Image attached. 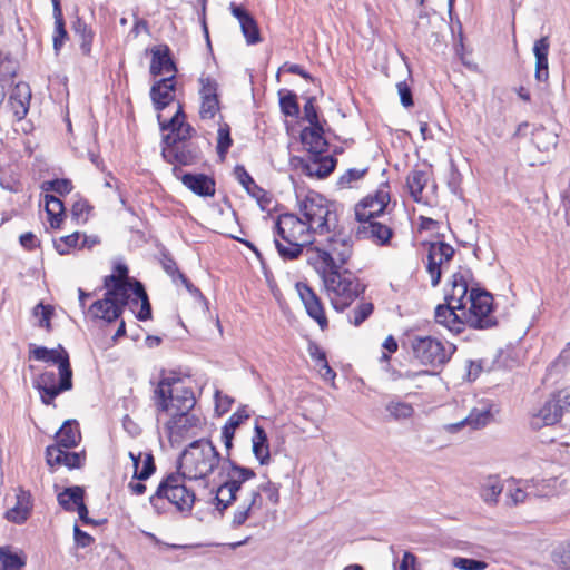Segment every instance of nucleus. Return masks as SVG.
<instances>
[{
  "instance_id": "f257e3e1",
  "label": "nucleus",
  "mask_w": 570,
  "mask_h": 570,
  "mask_svg": "<svg viewBox=\"0 0 570 570\" xmlns=\"http://www.w3.org/2000/svg\"><path fill=\"white\" fill-rule=\"evenodd\" d=\"M151 400L158 415L166 413L171 416L166 423V431L173 445L196 434L200 420L190 413L196 399L193 390L180 377H163L154 389Z\"/></svg>"
},
{
  "instance_id": "f03ea898",
  "label": "nucleus",
  "mask_w": 570,
  "mask_h": 570,
  "mask_svg": "<svg viewBox=\"0 0 570 570\" xmlns=\"http://www.w3.org/2000/svg\"><path fill=\"white\" fill-rule=\"evenodd\" d=\"M328 264L315 269L322 279L325 295L332 307L343 312L365 292V285L350 269L327 267Z\"/></svg>"
},
{
  "instance_id": "7ed1b4c3",
  "label": "nucleus",
  "mask_w": 570,
  "mask_h": 570,
  "mask_svg": "<svg viewBox=\"0 0 570 570\" xmlns=\"http://www.w3.org/2000/svg\"><path fill=\"white\" fill-rule=\"evenodd\" d=\"M117 275H109L105 278L107 292L102 299L96 301L90 306V313L94 317L104 320L108 323L116 321L122 313V308L130 301L134 282L128 278V268L126 265L116 266Z\"/></svg>"
},
{
  "instance_id": "20e7f679",
  "label": "nucleus",
  "mask_w": 570,
  "mask_h": 570,
  "mask_svg": "<svg viewBox=\"0 0 570 570\" xmlns=\"http://www.w3.org/2000/svg\"><path fill=\"white\" fill-rule=\"evenodd\" d=\"M275 246L284 259H296L303 248L312 244V232L303 219L295 214L286 213L278 216L275 224Z\"/></svg>"
},
{
  "instance_id": "39448f33",
  "label": "nucleus",
  "mask_w": 570,
  "mask_h": 570,
  "mask_svg": "<svg viewBox=\"0 0 570 570\" xmlns=\"http://www.w3.org/2000/svg\"><path fill=\"white\" fill-rule=\"evenodd\" d=\"M220 459L219 452L209 440L199 439L181 453L179 470L190 480L205 479L218 466Z\"/></svg>"
},
{
  "instance_id": "423d86ee",
  "label": "nucleus",
  "mask_w": 570,
  "mask_h": 570,
  "mask_svg": "<svg viewBox=\"0 0 570 570\" xmlns=\"http://www.w3.org/2000/svg\"><path fill=\"white\" fill-rule=\"evenodd\" d=\"M298 213L312 233L325 234L336 229V205L316 191H308L298 199Z\"/></svg>"
},
{
  "instance_id": "0eeeda50",
  "label": "nucleus",
  "mask_w": 570,
  "mask_h": 570,
  "mask_svg": "<svg viewBox=\"0 0 570 570\" xmlns=\"http://www.w3.org/2000/svg\"><path fill=\"white\" fill-rule=\"evenodd\" d=\"M306 255L314 269L325 264L332 268L344 267L353 255V242L348 235L334 230L324 245L308 247Z\"/></svg>"
},
{
  "instance_id": "6e6552de",
  "label": "nucleus",
  "mask_w": 570,
  "mask_h": 570,
  "mask_svg": "<svg viewBox=\"0 0 570 570\" xmlns=\"http://www.w3.org/2000/svg\"><path fill=\"white\" fill-rule=\"evenodd\" d=\"M185 478L181 473H173L164 479L149 499L151 505L158 509V502L167 499L179 511H190L195 502V494L184 484Z\"/></svg>"
},
{
  "instance_id": "1a4fd4ad",
  "label": "nucleus",
  "mask_w": 570,
  "mask_h": 570,
  "mask_svg": "<svg viewBox=\"0 0 570 570\" xmlns=\"http://www.w3.org/2000/svg\"><path fill=\"white\" fill-rule=\"evenodd\" d=\"M58 370V383L53 371H46L33 380V386L39 391L40 399L46 405H53L55 399L60 393L72 389V370L70 363L65 361Z\"/></svg>"
},
{
  "instance_id": "9d476101",
  "label": "nucleus",
  "mask_w": 570,
  "mask_h": 570,
  "mask_svg": "<svg viewBox=\"0 0 570 570\" xmlns=\"http://www.w3.org/2000/svg\"><path fill=\"white\" fill-rule=\"evenodd\" d=\"M414 357L423 365L440 366L445 364L454 352L451 344L431 336H414L411 340Z\"/></svg>"
},
{
  "instance_id": "9b49d317",
  "label": "nucleus",
  "mask_w": 570,
  "mask_h": 570,
  "mask_svg": "<svg viewBox=\"0 0 570 570\" xmlns=\"http://www.w3.org/2000/svg\"><path fill=\"white\" fill-rule=\"evenodd\" d=\"M493 298L490 293L472 288L469 293L468 303L469 308L465 306L462 309V315L465 316V322L469 326L474 328H488L495 324L492 312Z\"/></svg>"
},
{
  "instance_id": "f8f14e48",
  "label": "nucleus",
  "mask_w": 570,
  "mask_h": 570,
  "mask_svg": "<svg viewBox=\"0 0 570 570\" xmlns=\"http://www.w3.org/2000/svg\"><path fill=\"white\" fill-rule=\"evenodd\" d=\"M230 468L227 472V479L216 490L215 500L217 508L225 510L232 502L238 500L243 484L255 478V472L245 466L237 465L229 461Z\"/></svg>"
},
{
  "instance_id": "ddd939ff",
  "label": "nucleus",
  "mask_w": 570,
  "mask_h": 570,
  "mask_svg": "<svg viewBox=\"0 0 570 570\" xmlns=\"http://www.w3.org/2000/svg\"><path fill=\"white\" fill-rule=\"evenodd\" d=\"M570 411V387L559 391L549 399L533 415L531 425L541 429L544 425H553L560 421L563 413Z\"/></svg>"
},
{
  "instance_id": "4468645a",
  "label": "nucleus",
  "mask_w": 570,
  "mask_h": 570,
  "mask_svg": "<svg viewBox=\"0 0 570 570\" xmlns=\"http://www.w3.org/2000/svg\"><path fill=\"white\" fill-rule=\"evenodd\" d=\"M160 117L158 115L161 130H169V134L163 138L164 147L190 142V138L196 134V130L185 121L186 115L180 104H178L177 110L169 121H161Z\"/></svg>"
},
{
  "instance_id": "2eb2a0df",
  "label": "nucleus",
  "mask_w": 570,
  "mask_h": 570,
  "mask_svg": "<svg viewBox=\"0 0 570 570\" xmlns=\"http://www.w3.org/2000/svg\"><path fill=\"white\" fill-rule=\"evenodd\" d=\"M238 505L233 513L232 527L239 528L252 518L259 517L265 511L264 499L259 491H242L238 494Z\"/></svg>"
},
{
  "instance_id": "dca6fc26",
  "label": "nucleus",
  "mask_w": 570,
  "mask_h": 570,
  "mask_svg": "<svg viewBox=\"0 0 570 570\" xmlns=\"http://www.w3.org/2000/svg\"><path fill=\"white\" fill-rule=\"evenodd\" d=\"M454 256V248L444 243H431L428 250L426 272L431 278V285L438 286L441 281L443 271L448 267L449 263Z\"/></svg>"
},
{
  "instance_id": "f3484780",
  "label": "nucleus",
  "mask_w": 570,
  "mask_h": 570,
  "mask_svg": "<svg viewBox=\"0 0 570 570\" xmlns=\"http://www.w3.org/2000/svg\"><path fill=\"white\" fill-rule=\"evenodd\" d=\"M199 82V117L202 120L213 119L220 110L218 98V82L209 77L202 75Z\"/></svg>"
},
{
  "instance_id": "a211bd4d",
  "label": "nucleus",
  "mask_w": 570,
  "mask_h": 570,
  "mask_svg": "<svg viewBox=\"0 0 570 570\" xmlns=\"http://www.w3.org/2000/svg\"><path fill=\"white\" fill-rule=\"evenodd\" d=\"M556 480H542L537 485L527 484L524 488L519 482L512 481L505 489V504L508 507H515L520 503L525 502L528 497H548L553 494L551 483Z\"/></svg>"
},
{
  "instance_id": "6ab92c4d",
  "label": "nucleus",
  "mask_w": 570,
  "mask_h": 570,
  "mask_svg": "<svg viewBox=\"0 0 570 570\" xmlns=\"http://www.w3.org/2000/svg\"><path fill=\"white\" fill-rule=\"evenodd\" d=\"M390 194L385 189H380L374 196H367L355 206V218L357 222L376 219L381 216L387 204Z\"/></svg>"
},
{
  "instance_id": "aec40b11",
  "label": "nucleus",
  "mask_w": 570,
  "mask_h": 570,
  "mask_svg": "<svg viewBox=\"0 0 570 570\" xmlns=\"http://www.w3.org/2000/svg\"><path fill=\"white\" fill-rule=\"evenodd\" d=\"M356 237L358 239L371 240L377 246H385L390 243L393 230L385 223L377 219L357 222Z\"/></svg>"
},
{
  "instance_id": "412c9836",
  "label": "nucleus",
  "mask_w": 570,
  "mask_h": 570,
  "mask_svg": "<svg viewBox=\"0 0 570 570\" xmlns=\"http://www.w3.org/2000/svg\"><path fill=\"white\" fill-rule=\"evenodd\" d=\"M199 154L198 147L191 141L163 147L161 150V156L167 163L183 166L195 164L199 159Z\"/></svg>"
},
{
  "instance_id": "4be33fe9",
  "label": "nucleus",
  "mask_w": 570,
  "mask_h": 570,
  "mask_svg": "<svg viewBox=\"0 0 570 570\" xmlns=\"http://www.w3.org/2000/svg\"><path fill=\"white\" fill-rule=\"evenodd\" d=\"M296 287L307 314L317 322L322 330L326 328L328 324L327 318L321 299L317 297L315 292L304 283H297Z\"/></svg>"
},
{
  "instance_id": "5701e85b",
  "label": "nucleus",
  "mask_w": 570,
  "mask_h": 570,
  "mask_svg": "<svg viewBox=\"0 0 570 570\" xmlns=\"http://www.w3.org/2000/svg\"><path fill=\"white\" fill-rule=\"evenodd\" d=\"M175 76L165 77L156 81L150 89L154 108L158 111L168 107L175 100Z\"/></svg>"
},
{
  "instance_id": "b1692460",
  "label": "nucleus",
  "mask_w": 570,
  "mask_h": 570,
  "mask_svg": "<svg viewBox=\"0 0 570 570\" xmlns=\"http://www.w3.org/2000/svg\"><path fill=\"white\" fill-rule=\"evenodd\" d=\"M31 89L27 82H18L8 99V107L17 120L26 117L29 110Z\"/></svg>"
},
{
  "instance_id": "393cba45",
  "label": "nucleus",
  "mask_w": 570,
  "mask_h": 570,
  "mask_svg": "<svg viewBox=\"0 0 570 570\" xmlns=\"http://www.w3.org/2000/svg\"><path fill=\"white\" fill-rule=\"evenodd\" d=\"M435 322L446 327L450 332L461 333L464 328L465 316L455 306L445 302L435 308Z\"/></svg>"
},
{
  "instance_id": "a878e982",
  "label": "nucleus",
  "mask_w": 570,
  "mask_h": 570,
  "mask_svg": "<svg viewBox=\"0 0 570 570\" xmlns=\"http://www.w3.org/2000/svg\"><path fill=\"white\" fill-rule=\"evenodd\" d=\"M336 159L330 155L311 154V157L303 164V170L307 176L325 178L335 168Z\"/></svg>"
},
{
  "instance_id": "bb28decb",
  "label": "nucleus",
  "mask_w": 570,
  "mask_h": 570,
  "mask_svg": "<svg viewBox=\"0 0 570 570\" xmlns=\"http://www.w3.org/2000/svg\"><path fill=\"white\" fill-rule=\"evenodd\" d=\"M450 286V289L445 293V302L462 312L465 305H468V282L461 273H454L451 277Z\"/></svg>"
},
{
  "instance_id": "cd10ccee",
  "label": "nucleus",
  "mask_w": 570,
  "mask_h": 570,
  "mask_svg": "<svg viewBox=\"0 0 570 570\" xmlns=\"http://www.w3.org/2000/svg\"><path fill=\"white\" fill-rule=\"evenodd\" d=\"M232 14L238 20L242 32L248 45L261 42V35L255 19L243 8L230 3Z\"/></svg>"
},
{
  "instance_id": "c85d7f7f",
  "label": "nucleus",
  "mask_w": 570,
  "mask_h": 570,
  "mask_svg": "<svg viewBox=\"0 0 570 570\" xmlns=\"http://www.w3.org/2000/svg\"><path fill=\"white\" fill-rule=\"evenodd\" d=\"M32 509L31 494L19 488L16 494V504L6 512V519L14 523H23Z\"/></svg>"
},
{
  "instance_id": "c756f323",
  "label": "nucleus",
  "mask_w": 570,
  "mask_h": 570,
  "mask_svg": "<svg viewBox=\"0 0 570 570\" xmlns=\"http://www.w3.org/2000/svg\"><path fill=\"white\" fill-rule=\"evenodd\" d=\"M153 58L150 63V73L153 76L159 75H174L176 72V66L169 55V48L167 46H158L151 50Z\"/></svg>"
},
{
  "instance_id": "7c9ffc66",
  "label": "nucleus",
  "mask_w": 570,
  "mask_h": 570,
  "mask_svg": "<svg viewBox=\"0 0 570 570\" xmlns=\"http://www.w3.org/2000/svg\"><path fill=\"white\" fill-rule=\"evenodd\" d=\"M549 39L548 37H542L534 42L533 53L535 57V72L534 77L538 81H547L549 79V63H548V55H549Z\"/></svg>"
},
{
  "instance_id": "2f4dec72",
  "label": "nucleus",
  "mask_w": 570,
  "mask_h": 570,
  "mask_svg": "<svg viewBox=\"0 0 570 570\" xmlns=\"http://www.w3.org/2000/svg\"><path fill=\"white\" fill-rule=\"evenodd\" d=\"M431 173L426 169H412L406 177V186L414 202L421 203L424 198L423 190L430 181Z\"/></svg>"
},
{
  "instance_id": "473e14b6",
  "label": "nucleus",
  "mask_w": 570,
  "mask_h": 570,
  "mask_svg": "<svg viewBox=\"0 0 570 570\" xmlns=\"http://www.w3.org/2000/svg\"><path fill=\"white\" fill-rule=\"evenodd\" d=\"M301 141L311 154H322L326 141L323 137V128L320 124H313L301 132Z\"/></svg>"
},
{
  "instance_id": "72a5a7b5",
  "label": "nucleus",
  "mask_w": 570,
  "mask_h": 570,
  "mask_svg": "<svg viewBox=\"0 0 570 570\" xmlns=\"http://www.w3.org/2000/svg\"><path fill=\"white\" fill-rule=\"evenodd\" d=\"M183 184L199 196H213L215 194V183L204 174H185L181 177Z\"/></svg>"
},
{
  "instance_id": "f704fd0d",
  "label": "nucleus",
  "mask_w": 570,
  "mask_h": 570,
  "mask_svg": "<svg viewBox=\"0 0 570 570\" xmlns=\"http://www.w3.org/2000/svg\"><path fill=\"white\" fill-rule=\"evenodd\" d=\"M386 417L390 421L402 422L413 417L414 407L411 403L397 397L391 399L384 405Z\"/></svg>"
},
{
  "instance_id": "c9c22d12",
  "label": "nucleus",
  "mask_w": 570,
  "mask_h": 570,
  "mask_svg": "<svg viewBox=\"0 0 570 570\" xmlns=\"http://www.w3.org/2000/svg\"><path fill=\"white\" fill-rule=\"evenodd\" d=\"M253 454L258 462L264 465L269 461V445L265 430L259 425L255 424L254 435L252 438Z\"/></svg>"
},
{
  "instance_id": "e433bc0d",
  "label": "nucleus",
  "mask_w": 570,
  "mask_h": 570,
  "mask_svg": "<svg viewBox=\"0 0 570 570\" xmlns=\"http://www.w3.org/2000/svg\"><path fill=\"white\" fill-rule=\"evenodd\" d=\"M81 435L76 421H66L56 434L57 444L63 449H71L78 445Z\"/></svg>"
},
{
  "instance_id": "4c0bfd02",
  "label": "nucleus",
  "mask_w": 570,
  "mask_h": 570,
  "mask_svg": "<svg viewBox=\"0 0 570 570\" xmlns=\"http://www.w3.org/2000/svg\"><path fill=\"white\" fill-rule=\"evenodd\" d=\"M31 356L41 362L57 364L60 368L61 364L69 362V355L61 346L58 348H47L45 346H37L31 351Z\"/></svg>"
},
{
  "instance_id": "58836bf2",
  "label": "nucleus",
  "mask_w": 570,
  "mask_h": 570,
  "mask_svg": "<svg viewBox=\"0 0 570 570\" xmlns=\"http://www.w3.org/2000/svg\"><path fill=\"white\" fill-rule=\"evenodd\" d=\"M26 562L22 551H14L11 546L0 547V570H22Z\"/></svg>"
},
{
  "instance_id": "ea45409f",
  "label": "nucleus",
  "mask_w": 570,
  "mask_h": 570,
  "mask_svg": "<svg viewBox=\"0 0 570 570\" xmlns=\"http://www.w3.org/2000/svg\"><path fill=\"white\" fill-rule=\"evenodd\" d=\"M504 487L498 476H488L480 485V497L488 505H495Z\"/></svg>"
},
{
  "instance_id": "a19ab883",
  "label": "nucleus",
  "mask_w": 570,
  "mask_h": 570,
  "mask_svg": "<svg viewBox=\"0 0 570 570\" xmlns=\"http://www.w3.org/2000/svg\"><path fill=\"white\" fill-rule=\"evenodd\" d=\"M17 75V63L9 56L0 52V106L6 97V88Z\"/></svg>"
},
{
  "instance_id": "79ce46f5",
  "label": "nucleus",
  "mask_w": 570,
  "mask_h": 570,
  "mask_svg": "<svg viewBox=\"0 0 570 570\" xmlns=\"http://www.w3.org/2000/svg\"><path fill=\"white\" fill-rule=\"evenodd\" d=\"M85 491L81 487L75 485L66 488L58 494V503L66 511H75L77 507L83 501Z\"/></svg>"
},
{
  "instance_id": "37998d69",
  "label": "nucleus",
  "mask_w": 570,
  "mask_h": 570,
  "mask_svg": "<svg viewBox=\"0 0 570 570\" xmlns=\"http://www.w3.org/2000/svg\"><path fill=\"white\" fill-rule=\"evenodd\" d=\"M130 299H132L134 303H141V308L137 314L138 320L140 321H147L151 317V306L147 296V293L145 291L144 285L138 282L134 281V287L132 292L130 293Z\"/></svg>"
},
{
  "instance_id": "c03bdc74",
  "label": "nucleus",
  "mask_w": 570,
  "mask_h": 570,
  "mask_svg": "<svg viewBox=\"0 0 570 570\" xmlns=\"http://www.w3.org/2000/svg\"><path fill=\"white\" fill-rule=\"evenodd\" d=\"M532 141L541 151H549L558 144V135L540 126L532 131Z\"/></svg>"
},
{
  "instance_id": "a18cd8bd",
  "label": "nucleus",
  "mask_w": 570,
  "mask_h": 570,
  "mask_svg": "<svg viewBox=\"0 0 570 570\" xmlns=\"http://www.w3.org/2000/svg\"><path fill=\"white\" fill-rule=\"evenodd\" d=\"M490 419H491V413L489 410H487V409L476 410L475 409V410L471 411V413L461 422L450 425V429L459 430L460 428H462L464 425H469L475 430V429L485 426L490 422Z\"/></svg>"
},
{
  "instance_id": "49530a36",
  "label": "nucleus",
  "mask_w": 570,
  "mask_h": 570,
  "mask_svg": "<svg viewBox=\"0 0 570 570\" xmlns=\"http://www.w3.org/2000/svg\"><path fill=\"white\" fill-rule=\"evenodd\" d=\"M45 208L49 216L51 227H59L65 212L63 203L60 198L47 194L45 197Z\"/></svg>"
},
{
  "instance_id": "de8ad7c7",
  "label": "nucleus",
  "mask_w": 570,
  "mask_h": 570,
  "mask_svg": "<svg viewBox=\"0 0 570 570\" xmlns=\"http://www.w3.org/2000/svg\"><path fill=\"white\" fill-rule=\"evenodd\" d=\"M279 484L272 481L261 483L255 488L264 499L265 510H268L269 505L276 507L279 503Z\"/></svg>"
},
{
  "instance_id": "09e8293b",
  "label": "nucleus",
  "mask_w": 570,
  "mask_h": 570,
  "mask_svg": "<svg viewBox=\"0 0 570 570\" xmlns=\"http://www.w3.org/2000/svg\"><path fill=\"white\" fill-rule=\"evenodd\" d=\"M73 31L80 39V49L83 55H89L94 39L92 30L81 19H77L73 23Z\"/></svg>"
},
{
  "instance_id": "8fccbe9b",
  "label": "nucleus",
  "mask_w": 570,
  "mask_h": 570,
  "mask_svg": "<svg viewBox=\"0 0 570 570\" xmlns=\"http://www.w3.org/2000/svg\"><path fill=\"white\" fill-rule=\"evenodd\" d=\"M234 175L236 179L239 181V184L246 189V191L255 197L258 198L259 195L263 193L262 188H259L252 176L247 173L244 166L237 165L234 169Z\"/></svg>"
},
{
  "instance_id": "3c124183",
  "label": "nucleus",
  "mask_w": 570,
  "mask_h": 570,
  "mask_svg": "<svg viewBox=\"0 0 570 570\" xmlns=\"http://www.w3.org/2000/svg\"><path fill=\"white\" fill-rule=\"evenodd\" d=\"M55 314V308L51 305L43 303L37 304L32 309V315L38 320L37 325L41 328L49 331L51 328V317Z\"/></svg>"
},
{
  "instance_id": "603ef678",
  "label": "nucleus",
  "mask_w": 570,
  "mask_h": 570,
  "mask_svg": "<svg viewBox=\"0 0 570 570\" xmlns=\"http://www.w3.org/2000/svg\"><path fill=\"white\" fill-rule=\"evenodd\" d=\"M232 144L229 126L227 124L220 125L217 132V153L222 159L225 158Z\"/></svg>"
},
{
  "instance_id": "864d4df0",
  "label": "nucleus",
  "mask_w": 570,
  "mask_h": 570,
  "mask_svg": "<svg viewBox=\"0 0 570 570\" xmlns=\"http://www.w3.org/2000/svg\"><path fill=\"white\" fill-rule=\"evenodd\" d=\"M281 110L285 116L296 117L299 114L297 97L294 92L287 91L279 98Z\"/></svg>"
},
{
  "instance_id": "5fc2aeb1",
  "label": "nucleus",
  "mask_w": 570,
  "mask_h": 570,
  "mask_svg": "<svg viewBox=\"0 0 570 570\" xmlns=\"http://www.w3.org/2000/svg\"><path fill=\"white\" fill-rule=\"evenodd\" d=\"M374 306L370 302L360 303L350 315V323L360 326L372 313Z\"/></svg>"
},
{
  "instance_id": "6e6d98bb",
  "label": "nucleus",
  "mask_w": 570,
  "mask_h": 570,
  "mask_svg": "<svg viewBox=\"0 0 570 570\" xmlns=\"http://www.w3.org/2000/svg\"><path fill=\"white\" fill-rule=\"evenodd\" d=\"M55 18V31H53V49L56 53L60 51L62 48L66 39L68 38L67 30L65 28V20L63 16L61 17H53Z\"/></svg>"
},
{
  "instance_id": "4d7b16f0",
  "label": "nucleus",
  "mask_w": 570,
  "mask_h": 570,
  "mask_svg": "<svg viewBox=\"0 0 570 570\" xmlns=\"http://www.w3.org/2000/svg\"><path fill=\"white\" fill-rule=\"evenodd\" d=\"M452 566L460 570H485L488 568L485 561L462 557H454L452 559Z\"/></svg>"
},
{
  "instance_id": "13d9d810",
  "label": "nucleus",
  "mask_w": 570,
  "mask_h": 570,
  "mask_svg": "<svg viewBox=\"0 0 570 570\" xmlns=\"http://www.w3.org/2000/svg\"><path fill=\"white\" fill-rule=\"evenodd\" d=\"M155 462L151 453H145L142 458V466L134 471V479L144 481L155 472Z\"/></svg>"
},
{
  "instance_id": "bf43d9fd",
  "label": "nucleus",
  "mask_w": 570,
  "mask_h": 570,
  "mask_svg": "<svg viewBox=\"0 0 570 570\" xmlns=\"http://www.w3.org/2000/svg\"><path fill=\"white\" fill-rule=\"evenodd\" d=\"M63 455H66V450L61 445H49L46 450L47 464L51 468L63 465Z\"/></svg>"
},
{
  "instance_id": "052dcab7",
  "label": "nucleus",
  "mask_w": 570,
  "mask_h": 570,
  "mask_svg": "<svg viewBox=\"0 0 570 570\" xmlns=\"http://www.w3.org/2000/svg\"><path fill=\"white\" fill-rule=\"evenodd\" d=\"M42 189L46 191H55L59 195L69 194L72 190V184L68 179H55L45 181L42 184Z\"/></svg>"
},
{
  "instance_id": "680f3d73",
  "label": "nucleus",
  "mask_w": 570,
  "mask_h": 570,
  "mask_svg": "<svg viewBox=\"0 0 570 570\" xmlns=\"http://www.w3.org/2000/svg\"><path fill=\"white\" fill-rule=\"evenodd\" d=\"M80 234L73 233L68 236L61 237L59 240L55 242V247L60 255H66L69 253L70 248L76 247L79 240Z\"/></svg>"
},
{
  "instance_id": "e2e57ef3",
  "label": "nucleus",
  "mask_w": 570,
  "mask_h": 570,
  "mask_svg": "<svg viewBox=\"0 0 570 570\" xmlns=\"http://www.w3.org/2000/svg\"><path fill=\"white\" fill-rule=\"evenodd\" d=\"M553 561L564 569L570 570V541L562 547H559L553 552Z\"/></svg>"
},
{
  "instance_id": "0e129e2a",
  "label": "nucleus",
  "mask_w": 570,
  "mask_h": 570,
  "mask_svg": "<svg viewBox=\"0 0 570 570\" xmlns=\"http://www.w3.org/2000/svg\"><path fill=\"white\" fill-rule=\"evenodd\" d=\"M367 171V168H351L346 170L338 180V184L343 187L350 186L353 181L360 180Z\"/></svg>"
},
{
  "instance_id": "69168bd1",
  "label": "nucleus",
  "mask_w": 570,
  "mask_h": 570,
  "mask_svg": "<svg viewBox=\"0 0 570 570\" xmlns=\"http://www.w3.org/2000/svg\"><path fill=\"white\" fill-rule=\"evenodd\" d=\"M570 364V342L567 346L561 351L559 357L549 366L548 371L551 372L553 370L564 368Z\"/></svg>"
},
{
  "instance_id": "338daca9",
  "label": "nucleus",
  "mask_w": 570,
  "mask_h": 570,
  "mask_svg": "<svg viewBox=\"0 0 570 570\" xmlns=\"http://www.w3.org/2000/svg\"><path fill=\"white\" fill-rule=\"evenodd\" d=\"M73 538L77 547L87 548L94 542V538L87 532L82 531L78 524L73 525Z\"/></svg>"
},
{
  "instance_id": "774afa93",
  "label": "nucleus",
  "mask_w": 570,
  "mask_h": 570,
  "mask_svg": "<svg viewBox=\"0 0 570 570\" xmlns=\"http://www.w3.org/2000/svg\"><path fill=\"white\" fill-rule=\"evenodd\" d=\"M397 92L400 95L401 104L405 107H412L413 106V98H412V91L406 82L401 81L396 85Z\"/></svg>"
}]
</instances>
